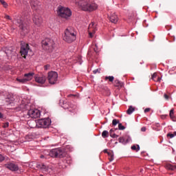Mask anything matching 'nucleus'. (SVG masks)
Listing matches in <instances>:
<instances>
[{"label":"nucleus","mask_w":176,"mask_h":176,"mask_svg":"<svg viewBox=\"0 0 176 176\" xmlns=\"http://www.w3.org/2000/svg\"><path fill=\"white\" fill-rule=\"evenodd\" d=\"M27 116L32 118V119H36L41 117V111L38 109H31L28 111Z\"/></svg>","instance_id":"12"},{"label":"nucleus","mask_w":176,"mask_h":176,"mask_svg":"<svg viewBox=\"0 0 176 176\" xmlns=\"http://www.w3.org/2000/svg\"><path fill=\"white\" fill-rule=\"evenodd\" d=\"M93 73L95 74H97V73L100 74V70L98 69H96L93 71Z\"/></svg>","instance_id":"45"},{"label":"nucleus","mask_w":176,"mask_h":176,"mask_svg":"<svg viewBox=\"0 0 176 176\" xmlns=\"http://www.w3.org/2000/svg\"><path fill=\"white\" fill-rule=\"evenodd\" d=\"M12 52H13L12 50H6V54H7V56H12Z\"/></svg>","instance_id":"34"},{"label":"nucleus","mask_w":176,"mask_h":176,"mask_svg":"<svg viewBox=\"0 0 176 176\" xmlns=\"http://www.w3.org/2000/svg\"><path fill=\"white\" fill-rule=\"evenodd\" d=\"M119 124V120H116V119H114L113 120V122H112V124L113 126H116V124Z\"/></svg>","instance_id":"36"},{"label":"nucleus","mask_w":176,"mask_h":176,"mask_svg":"<svg viewBox=\"0 0 176 176\" xmlns=\"http://www.w3.org/2000/svg\"><path fill=\"white\" fill-rule=\"evenodd\" d=\"M88 56L89 57H93V53L91 52V50H89Z\"/></svg>","instance_id":"39"},{"label":"nucleus","mask_w":176,"mask_h":176,"mask_svg":"<svg viewBox=\"0 0 176 176\" xmlns=\"http://www.w3.org/2000/svg\"><path fill=\"white\" fill-rule=\"evenodd\" d=\"M164 97L165 100H170V96L167 95V94H164Z\"/></svg>","instance_id":"40"},{"label":"nucleus","mask_w":176,"mask_h":176,"mask_svg":"<svg viewBox=\"0 0 176 176\" xmlns=\"http://www.w3.org/2000/svg\"><path fill=\"white\" fill-rule=\"evenodd\" d=\"M28 52H31V50L30 49V45H28V43H25L24 41H21V56H22L23 58H27Z\"/></svg>","instance_id":"7"},{"label":"nucleus","mask_w":176,"mask_h":176,"mask_svg":"<svg viewBox=\"0 0 176 176\" xmlns=\"http://www.w3.org/2000/svg\"><path fill=\"white\" fill-rule=\"evenodd\" d=\"M4 19H6L7 20H12V17L9 15H5Z\"/></svg>","instance_id":"43"},{"label":"nucleus","mask_w":176,"mask_h":176,"mask_svg":"<svg viewBox=\"0 0 176 176\" xmlns=\"http://www.w3.org/2000/svg\"><path fill=\"white\" fill-rule=\"evenodd\" d=\"M104 153H107V155H108V153H111V152H108V150H107V149H104Z\"/></svg>","instance_id":"48"},{"label":"nucleus","mask_w":176,"mask_h":176,"mask_svg":"<svg viewBox=\"0 0 176 176\" xmlns=\"http://www.w3.org/2000/svg\"><path fill=\"white\" fill-rule=\"evenodd\" d=\"M30 5L33 10H36V9H38V6H39V1L38 0H32Z\"/></svg>","instance_id":"19"},{"label":"nucleus","mask_w":176,"mask_h":176,"mask_svg":"<svg viewBox=\"0 0 176 176\" xmlns=\"http://www.w3.org/2000/svg\"><path fill=\"white\" fill-rule=\"evenodd\" d=\"M34 75H35V74L34 72L25 74H24V78H25L26 82H28L30 80H32V78H34Z\"/></svg>","instance_id":"18"},{"label":"nucleus","mask_w":176,"mask_h":176,"mask_svg":"<svg viewBox=\"0 0 176 176\" xmlns=\"http://www.w3.org/2000/svg\"><path fill=\"white\" fill-rule=\"evenodd\" d=\"M131 148L132 151H136V152H138V151H140V145H133Z\"/></svg>","instance_id":"29"},{"label":"nucleus","mask_w":176,"mask_h":176,"mask_svg":"<svg viewBox=\"0 0 176 176\" xmlns=\"http://www.w3.org/2000/svg\"><path fill=\"white\" fill-rule=\"evenodd\" d=\"M41 46L43 50H46V52H49V53H52L54 50V46H56V43L53 39L46 38L41 41Z\"/></svg>","instance_id":"3"},{"label":"nucleus","mask_w":176,"mask_h":176,"mask_svg":"<svg viewBox=\"0 0 176 176\" xmlns=\"http://www.w3.org/2000/svg\"><path fill=\"white\" fill-rule=\"evenodd\" d=\"M32 20L36 27H38V28H41V27H42V24H43V19H42V16L39 15V14H34Z\"/></svg>","instance_id":"10"},{"label":"nucleus","mask_w":176,"mask_h":176,"mask_svg":"<svg viewBox=\"0 0 176 176\" xmlns=\"http://www.w3.org/2000/svg\"><path fill=\"white\" fill-rule=\"evenodd\" d=\"M2 118H3V114H2V113H0V119H2Z\"/></svg>","instance_id":"49"},{"label":"nucleus","mask_w":176,"mask_h":176,"mask_svg":"<svg viewBox=\"0 0 176 176\" xmlns=\"http://www.w3.org/2000/svg\"><path fill=\"white\" fill-rule=\"evenodd\" d=\"M43 157H45V155H41V159H43Z\"/></svg>","instance_id":"53"},{"label":"nucleus","mask_w":176,"mask_h":176,"mask_svg":"<svg viewBox=\"0 0 176 176\" xmlns=\"http://www.w3.org/2000/svg\"><path fill=\"white\" fill-rule=\"evenodd\" d=\"M113 133V130L111 129L109 131L110 137H111L112 138H115V137H116V138L119 137V135H117L116 134L112 135Z\"/></svg>","instance_id":"31"},{"label":"nucleus","mask_w":176,"mask_h":176,"mask_svg":"<svg viewBox=\"0 0 176 176\" xmlns=\"http://www.w3.org/2000/svg\"><path fill=\"white\" fill-rule=\"evenodd\" d=\"M16 24L19 26V30L22 31V32H24V34H27L30 31V26L28 24L24 23V21L23 20V17L20 16L19 19L16 20Z\"/></svg>","instance_id":"5"},{"label":"nucleus","mask_w":176,"mask_h":176,"mask_svg":"<svg viewBox=\"0 0 176 176\" xmlns=\"http://www.w3.org/2000/svg\"><path fill=\"white\" fill-rule=\"evenodd\" d=\"M97 31V28L96 27V23L94 22H91L88 28V32L89 35V38H93V35L96 34V32Z\"/></svg>","instance_id":"13"},{"label":"nucleus","mask_w":176,"mask_h":176,"mask_svg":"<svg viewBox=\"0 0 176 176\" xmlns=\"http://www.w3.org/2000/svg\"><path fill=\"white\" fill-rule=\"evenodd\" d=\"M3 160H5V157H3V155H2L1 154H0V163L1 162H3Z\"/></svg>","instance_id":"41"},{"label":"nucleus","mask_w":176,"mask_h":176,"mask_svg":"<svg viewBox=\"0 0 176 176\" xmlns=\"http://www.w3.org/2000/svg\"><path fill=\"white\" fill-rule=\"evenodd\" d=\"M166 137H170V138H174V135L173 133H168L166 135Z\"/></svg>","instance_id":"42"},{"label":"nucleus","mask_w":176,"mask_h":176,"mask_svg":"<svg viewBox=\"0 0 176 176\" xmlns=\"http://www.w3.org/2000/svg\"><path fill=\"white\" fill-rule=\"evenodd\" d=\"M17 82H19V83H25L27 82L25 78H16Z\"/></svg>","instance_id":"32"},{"label":"nucleus","mask_w":176,"mask_h":176,"mask_svg":"<svg viewBox=\"0 0 176 176\" xmlns=\"http://www.w3.org/2000/svg\"><path fill=\"white\" fill-rule=\"evenodd\" d=\"M109 20L111 23L116 24L118 23V21L119 20V18L118 17V15H116V14L113 13L111 14L109 16Z\"/></svg>","instance_id":"17"},{"label":"nucleus","mask_w":176,"mask_h":176,"mask_svg":"<svg viewBox=\"0 0 176 176\" xmlns=\"http://www.w3.org/2000/svg\"><path fill=\"white\" fill-rule=\"evenodd\" d=\"M119 142H120L121 144H123V145H126V144H128V142H130V140L129 139H124V138L123 137H120L118 139Z\"/></svg>","instance_id":"20"},{"label":"nucleus","mask_w":176,"mask_h":176,"mask_svg":"<svg viewBox=\"0 0 176 176\" xmlns=\"http://www.w3.org/2000/svg\"><path fill=\"white\" fill-rule=\"evenodd\" d=\"M3 127H4V129H6V127H9V122H6L3 124Z\"/></svg>","instance_id":"44"},{"label":"nucleus","mask_w":176,"mask_h":176,"mask_svg":"<svg viewBox=\"0 0 176 176\" xmlns=\"http://www.w3.org/2000/svg\"><path fill=\"white\" fill-rule=\"evenodd\" d=\"M166 116H162V119H166Z\"/></svg>","instance_id":"51"},{"label":"nucleus","mask_w":176,"mask_h":176,"mask_svg":"<svg viewBox=\"0 0 176 176\" xmlns=\"http://www.w3.org/2000/svg\"><path fill=\"white\" fill-rule=\"evenodd\" d=\"M141 131H146V128L145 126L142 127Z\"/></svg>","instance_id":"47"},{"label":"nucleus","mask_w":176,"mask_h":176,"mask_svg":"<svg viewBox=\"0 0 176 176\" xmlns=\"http://www.w3.org/2000/svg\"><path fill=\"white\" fill-rule=\"evenodd\" d=\"M94 50L96 54H98V46H97V44H95V48H94Z\"/></svg>","instance_id":"37"},{"label":"nucleus","mask_w":176,"mask_h":176,"mask_svg":"<svg viewBox=\"0 0 176 176\" xmlns=\"http://www.w3.org/2000/svg\"><path fill=\"white\" fill-rule=\"evenodd\" d=\"M113 134H115V133H112V135H113Z\"/></svg>","instance_id":"54"},{"label":"nucleus","mask_w":176,"mask_h":176,"mask_svg":"<svg viewBox=\"0 0 176 176\" xmlns=\"http://www.w3.org/2000/svg\"><path fill=\"white\" fill-rule=\"evenodd\" d=\"M114 86L116 87H118L119 89H121V87L123 86V82L119 80H115Z\"/></svg>","instance_id":"22"},{"label":"nucleus","mask_w":176,"mask_h":176,"mask_svg":"<svg viewBox=\"0 0 176 176\" xmlns=\"http://www.w3.org/2000/svg\"><path fill=\"white\" fill-rule=\"evenodd\" d=\"M126 127L122 125V123L118 124V130H124Z\"/></svg>","instance_id":"35"},{"label":"nucleus","mask_w":176,"mask_h":176,"mask_svg":"<svg viewBox=\"0 0 176 176\" xmlns=\"http://www.w3.org/2000/svg\"><path fill=\"white\" fill-rule=\"evenodd\" d=\"M151 79L154 80V82H160L162 80V78L157 77V74L156 73L152 75Z\"/></svg>","instance_id":"21"},{"label":"nucleus","mask_w":176,"mask_h":176,"mask_svg":"<svg viewBox=\"0 0 176 176\" xmlns=\"http://www.w3.org/2000/svg\"><path fill=\"white\" fill-rule=\"evenodd\" d=\"M173 137H175V135H176V131H175V132H173Z\"/></svg>","instance_id":"52"},{"label":"nucleus","mask_w":176,"mask_h":176,"mask_svg":"<svg viewBox=\"0 0 176 176\" xmlns=\"http://www.w3.org/2000/svg\"><path fill=\"white\" fill-rule=\"evenodd\" d=\"M62 107L64 109H68L69 112H72V113H76V105L69 102H64Z\"/></svg>","instance_id":"11"},{"label":"nucleus","mask_w":176,"mask_h":176,"mask_svg":"<svg viewBox=\"0 0 176 176\" xmlns=\"http://www.w3.org/2000/svg\"><path fill=\"white\" fill-rule=\"evenodd\" d=\"M47 80L50 85H56L58 80V74L56 72L51 71L47 74Z\"/></svg>","instance_id":"8"},{"label":"nucleus","mask_w":176,"mask_h":176,"mask_svg":"<svg viewBox=\"0 0 176 176\" xmlns=\"http://www.w3.org/2000/svg\"><path fill=\"white\" fill-rule=\"evenodd\" d=\"M57 13L59 17H62L63 19H68L72 16V12L71 10L63 6H59L57 8Z\"/></svg>","instance_id":"4"},{"label":"nucleus","mask_w":176,"mask_h":176,"mask_svg":"<svg viewBox=\"0 0 176 176\" xmlns=\"http://www.w3.org/2000/svg\"><path fill=\"white\" fill-rule=\"evenodd\" d=\"M134 111H135V108H134L133 106H129L128 110L126 111V113L128 115H131Z\"/></svg>","instance_id":"26"},{"label":"nucleus","mask_w":176,"mask_h":176,"mask_svg":"<svg viewBox=\"0 0 176 176\" xmlns=\"http://www.w3.org/2000/svg\"><path fill=\"white\" fill-rule=\"evenodd\" d=\"M113 79H115V78L112 76H106L105 77V80H109V82H113Z\"/></svg>","instance_id":"30"},{"label":"nucleus","mask_w":176,"mask_h":176,"mask_svg":"<svg viewBox=\"0 0 176 176\" xmlns=\"http://www.w3.org/2000/svg\"><path fill=\"white\" fill-rule=\"evenodd\" d=\"M28 124L30 129H35L38 126V121L36 120H28Z\"/></svg>","instance_id":"16"},{"label":"nucleus","mask_w":176,"mask_h":176,"mask_svg":"<svg viewBox=\"0 0 176 176\" xmlns=\"http://www.w3.org/2000/svg\"><path fill=\"white\" fill-rule=\"evenodd\" d=\"M102 137L103 138H108V137H109V132H108V131H103L102 133Z\"/></svg>","instance_id":"27"},{"label":"nucleus","mask_w":176,"mask_h":176,"mask_svg":"<svg viewBox=\"0 0 176 176\" xmlns=\"http://www.w3.org/2000/svg\"><path fill=\"white\" fill-rule=\"evenodd\" d=\"M63 41L67 43H72V42L76 41V32L74 28L69 27L65 30Z\"/></svg>","instance_id":"1"},{"label":"nucleus","mask_w":176,"mask_h":176,"mask_svg":"<svg viewBox=\"0 0 176 176\" xmlns=\"http://www.w3.org/2000/svg\"><path fill=\"white\" fill-rule=\"evenodd\" d=\"M36 168H39L40 170H45L46 168V165L43 163H38L36 164Z\"/></svg>","instance_id":"25"},{"label":"nucleus","mask_w":176,"mask_h":176,"mask_svg":"<svg viewBox=\"0 0 176 176\" xmlns=\"http://www.w3.org/2000/svg\"><path fill=\"white\" fill-rule=\"evenodd\" d=\"M6 168L10 170V171H19V166L14 163H8L4 165Z\"/></svg>","instance_id":"15"},{"label":"nucleus","mask_w":176,"mask_h":176,"mask_svg":"<svg viewBox=\"0 0 176 176\" xmlns=\"http://www.w3.org/2000/svg\"><path fill=\"white\" fill-rule=\"evenodd\" d=\"M108 156H109V162H113V152L110 151V153H108Z\"/></svg>","instance_id":"28"},{"label":"nucleus","mask_w":176,"mask_h":176,"mask_svg":"<svg viewBox=\"0 0 176 176\" xmlns=\"http://www.w3.org/2000/svg\"><path fill=\"white\" fill-rule=\"evenodd\" d=\"M45 71H47L48 69H50V65H45L44 66Z\"/></svg>","instance_id":"38"},{"label":"nucleus","mask_w":176,"mask_h":176,"mask_svg":"<svg viewBox=\"0 0 176 176\" xmlns=\"http://www.w3.org/2000/svg\"><path fill=\"white\" fill-rule=\"evenodd\" d=\"M49 155L51 157H59L62 159L65 156V151H63L61 148H54L50 151Z\"/></svg>","instance_id":"6"},{"label":"nucleus","mask_w":176,"mask_h":176,"mask_svg":"<svg viewBox=\"0 0 176 176\" xmlns=\"http://www.w3.org/2000/svg\"><path fill=\"white\" fill-rule=\"evenodd\" d=\"M74 96H75V95H72V94H69L67 96V97H74Z\"/></svg>","instance_id":"50"},{"label":"nucleus","mask_w":176,"mask_h":176,"mask_svg":"<svg viewBox=\"0 0 176 176\" xmlns=\"http://www.w3.org/2000/svg\"><path fill=\"white\" fill-rule=\"evenodd\" d=\"M0 3L3 5V8H8V3L4 0H0Z\"/></svg>","instance_id":"33"},{"label":"nucleus","mask_w":176,"mask_h":176,"mask_svg":"<svg viewBox=\"0 0 176 176\" xmlns=\"http://www.w3.org/2000/svg\"><path fill=\"white\" fill-rule=\"evenodd\" d=\"M151 111V108H146L144 109V113H147V112H149Z\"/></svg>","instance_id":"46"},{"label":"nucleus","mask_w":176,"mask_h":176,"mask_svg":"<svg viewBox=\"0 0 176 176\" xmlns=\"http://www.w3.org/2000/svg\"><path fill=\"white\" fill-rule=\"evenodd\" d=\"M165 167L167 170H171V171H174V170H176V166L171 164H166Z\"/></svg>","instance_id":"23"},{"label":"nucleus","mask_w":176,"mask_h":176,"mask_svg":"<svg viewBox=\"0 0 176 176\" xmlns=\"http://www.w3.org/2000/svg\"><path fill=\"white\" fill-rule=\"evenodd\" d=\"M169 116H170L171 120H173V122H176V117L174 116V109H172L170 111Z\"/></svg>","instance_id":"24"},{"label":"nucleus","mask_w":176,"mask_h":176,"mask_svg":"<svg viewBox=\"0 0 176 176\" xmlns=\"http://www.w3.org/2000/svg\"><path fill=\"white\" fill-rule=\"evenodd\" d=\"M78 6L81 8L84 12H93L96 10L98 6L95 3H90L87 0H80L78 1Z\"/></svg>","instance_id":"2"},{"label":"nucleus","mask_w":176,"mask_h":176,"mask_svg":"<svg viewBox=\"0 0 176 176\" xmlns=\"http://www.w3.org/2000/svg\"><path fill=\"white\" fill-rule=\"evenodd\" d=\"M38 127L47 129L52 124V120L49 118H43L37 120Z\"/></svg>","instance_id":"9"},{"label":"nucleus","mask_w":176,"mask_h":176,"mask_svg":"<svg viewBox=\"0 0 176 176\" xmlns=\"http://www.w3.org/2000/svg\"><path fill=\"white\" fill-rule=\"evenodd\" d=\"M34 79L36 83H39L40 85H44V83L46 82L47 78H46V76L43 74H41V75L36 74L34 76Z\"/></svg>","instance_id":"14"}]
</instances>
